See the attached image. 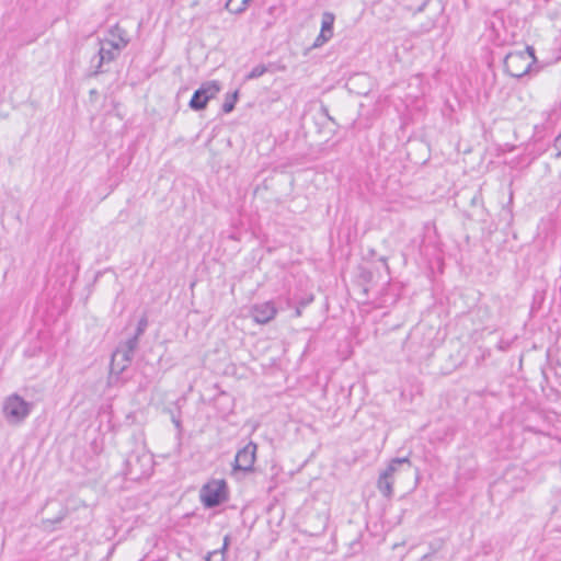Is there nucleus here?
Listing matches in <instances>:
<instances>
[{
  "label": "nucleus",
  "mask_w": 561,
  "mask_h": 561,
  "mask_svg": "<svg viewBox=\"0 0 561 561\" xmlns=\"http://www.w3.org/2000/svg\"><path fill=\"white\" fill-rule=\"evenodd\" d=\"M153 470V457L148 451H131L125 461V474L130 480H141L151 474Z\"/></svg>",
  "instance_id": "nucleus-2"
},
{
  "label": "nucleus",
  "mask_w": 561,
  "mask_h": 561,
  "mask_svg": "<svg viewBox=\"0 0 561 561\" xmlns=\"http://www.w3.org/2000/svg\"><path fill=\"white\" fill-rule=\"evenodd\" d=\"M257 446L253 442L240 449L234 458L233 470L251 471L255 461Z\"/></svg>",
  "instance_id": "nucleus-9"
},
{
  "label": "nucleus",
  "mask_w": 561,
  "mask_h": 561,
  "mask_svg": "<svg viewBox=\"0 0 561 561\" xmlns=\"http://www.w3.org/2000/svg\"><path fill=\"white\" fill-rule=\"evenodd\" d=\"M147 325H148V320H147V317L144 316L138 321L136 333L134 335L140 339V336L145 333Z\"/></svg>",
  "instance_id": "nucleus-17"
},
{
  "label": "nucleus",
  "mask_w": 561,
  "mask_h": 561,
  "mask_svg": "<svg viewBox=\"0 0 561 561\" xmlns=\"http://www.w3.org/2000/svg\"><path fill=\"white\" fill-rule=\"evenodd\" d=\"M411 469L412 463L408 457L392 459L387 469L379 474L377 489L385 497L390 499L393 494L396 476L400 472L410 474Z\"/></svg>",
  "instance_id": "nucleus-1"
},
{
  "label": "nucleus",
  "mask_w": 561,
  "mask_h": 561,
  "mask_svg": "<svg viewBox=\"0 0 561 561\" xmlns=\"http://www.w3.org/2000/svg\"><path fill=\"white\" fill-rule=\"evenodd\" d=\"M333 23H334V15L329 12L323 13L322 22H321V31L312 45L313 48L321 47L322 45H324L327 42H329L332 38Z\"/></svg>",
  "instance_id": "nucleus-11"
},
{
  "label": "nucleus",
  "mask_w": 561,
  "mask_h": 561,
  "mask_svg": "<svg viewBox=\"0 0 561 561\" xmlns=\"http://www.w3.org/2000/svg\"><path fill=\"white\" fill-rule=\"evenodd\" d=\"M219 91L220 85L217 81L203 83L202 87L194 92L190 101V107L195 111L204 110L208 101L215 98Z\"/></svg>",
  "instance_id": "nucleus-7"
},
{
  "label": "nucleus",
  "mask_w": 561,
  "mask_h": 561,
  "mask_svg": "<svg viewBox=\"0 0 561 561\" xmlns=\"http://www.w3.org/2000/svg\"><path fill=\"white\" fill-rule=\"evenodd\" d=\"M33 403L13 393L7 397L2 404V413L9 424H21L32 412Z\"/></svg>",
  "instance_id": "nucleus-3"
},
{
  "label": "nucleus",
  "mask_w": 561,
  "mask_h": 561,
  "mask_svg": "<svg viewBox=\"0 0 561 561\" xmlns=\"http://www.w3.org/2000/svg\"><path fill=\"white\" fill-rule=\"evenodd\" d=\"M535 61V49L527 46L525 50L510 53L504 59V67L512 77L520 78L529 71Z\"/></svg>",
  "instance_id": "nucleus-4"
},
{
  "label": "nucleus",
  "mask_w": 561,
  "mask_h": 561,
  "mask_svg": "<svg viewBox=\"0 0 561 561\" xmlns=\"http://www.w3.org/2000/svg\"><path fill=\"white\" fill-rule=\"evenodd\" d=\"M227 499L225 480H211L201 490V500L206 507H215Z\"/></svg>",
  "instance_id": "nucleus-6"
},
{
  "label": "nucleus",
  "mask_w": 561,
  "mask_h": 561,
  "mask_svg": "<svg viewBox=\"0 0 561 561\" xmlns=\"http://www.w3.org/2000/svg\"><path fill=\"white\" fill-rule=\"evenodd\" d=\"M427 557H428V556H424V557L421 559V561H426Z\"/></svg>",
  "instance_id": "nucleus-19"
},
{
  "label": "nucleus",
  "mask_w": 561,
  "mask_h": 561,
  "mask_svg": "<svg viewBox=\"0 0 561 561\" xmlns=\"http://www.w3.org/2000/svg\"><path fill=\"white\" fill-rule=\"evenodd\" d=\"M139 337L131 336L125 342H122L114 354L112 355V369L117 373L124 371L134 358V354L138 348Z\"/></svg>",
  "instance_id": "nucleus-5"
},
{
  "label": "nucleus",
  "mask_w": 561,
  "mask_h": 561,
  "mask_svg": "<svg viewBox=\"0 0 561 561\" xmlns=\"http://www.w3.org/2000/svg\"><path fill=\"white\" fill-rule=\"evenodd\" d=\"M237 98H238V92H234V93L232 94V96H231V98H228V99L224 102V104H222V111H224L225 113H230V112L233 110V107H234V103H236V101H237Z\"/></svg>",
  "instance_id": "nucleus-16"
},
{
  "label": "nucleus",
  "mask_w": 561,
  "mask_h": 561,
  "mask_svg": "<svg viewBox=\"0 0 561 561\" xmlns=\"http://www.w3.org/2000/svg\"><path fill=\"white\" fill-rule=\"evenodd\" d=\"M232 1L233 0H228L225 8L234 14H240L247 9V7L251 0H241V4L237 8L231 7Z\"/></svg>",
  "instance_id": "nucleus-15"
},
{
  "label": "nucleus",
  "mask_w": 561,
  "mask_h": 561,
  "mask_svg": "<svg viewBox=\"0 0 561 561\" xmlns=\"http://www.w3.org/2000/svg\"><path fill=\"white\" fill-rule=\"evenodd\" d=\"M230 538L229 536H226L224 538V545L220 550H214L209 552L206 557V561H226L225 551L227 550L229 546Z\"/></svg>",
  "instance_id": "nucleus-14"
},
{
  "label": "nucleus",
  "mask_w": 561,
  "mask_h": 561,
  "mask_svg": "<svg viewBox=\"0 0 561 561\" xmlns=\"http://www.w3.org/2000/svg\"><path fill=\"white\" fill-rule=\"evenodd\" d=\"M556 147H557V149H559V151L561 153V134L556 139Z\"/></svg>",
  "instance_id": "nucleus-18"
},
{
  "label": "nucleus",
  "mask_w": 561,
  "mask_h": 561,
  "mask_svg": "<svg viewBox=\"0 0 561 561\" xmlns=\"http://www.w3.org/2000/svg\"><path fill=\"white\" fill-rule=\"evenodd\" d=\"M100 49L98 55L91 61V68L93 69L91 76H98L105 70L103 69L104 64L115 60L119 53L106 44V39L100 41Z\"/></svg>",
  "instance_id": "nucleus-8"
},
{
  "label": "nucleus",
  "mask_w": 561,
  "mask_h": 561,
  "mask_svg": "<svg viewBox=\"0 0 561 561\" xmlns=\"http://www.w3.org/2000/svg\"><path fill=\"white\" fill-rule=\"evenodd\" d=\"M285 69H286V67L284 65L276 66L274 64H270L268 67L265 65H257L247 75V80H253V79L260 78L267 71H276V70L284 71Z\"/></svg>",
  "instance_id": "nucleus-13"
},
{
  "label": "nucleus",
  "mask_w": 561,
  "mask_h": 561,
  "mask_svg": "<svg viewBox=\"0 0 561 561\" xmlns=\"http://www.w3.org/2000/svg\"><path fill=\"white\" fill-rule=\"evenodd\" d=\"M110 34L112 39H106V44L110 47H114L119 53L127 46L128 39L125 37L126 34L118 25L113 26Z\"/></svg>",
  "instance_id": "nucleus-12"
},
{
  "label": "nucleus",
  "mask_w": 561,
  "mask_h": 561,
  "mask_svg": "<svg viewBox=\"0 0 561 561\" xmlns=\"http://www.w3.org/2000/svg\"><path fill=\"white\" fill-rule=\"evenodd\" d=\"M251 317L252 319L260 324H266L271 322L277 314V308L274 302L265 301L261 304H255L251 307Z\"/></svg>",
  "instance_id": "nucleus-10"
},
{
  "label": "nucleus",
  "mask_w": 561,
  "mask_h": 561,
  "mask_svg": "<svg viewBox=\"0 0 561 561\" xmlns=\"http://www.w3.org/2000/svg\"><path fill=\"white\" fill-rule=\"evenodd\" d=\"M296 314L300 316V310L299 309L296 310Z\"/></svg>",
  "instance_id": "nucleus-20"
}]
</instances>
